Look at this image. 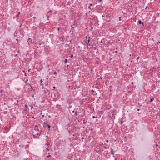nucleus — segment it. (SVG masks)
Listing matches in <instances>:
<instances>
[{
  "mask_svg": "<svg viewBox=\"0 0 160 160\" xmlns=\"http://www.w3.org/2000/svg\"><path fill=\"white\" fill-rule=\"evenodd\" d=\"M139 58H140V57H139V56L138 57H137V60H138V59H139Z\"/></svg>",
  "mask_w": 160,
  "mask_h": 160,
  "instance_id": "obj_27",
  "label": "nucleus"
},
{
  "mask_svg": "<svg viewBox=\"0 0 160 160\" xmlns=\"http://www.w3.org/2000/svg\"><path fill=\"white\" fill-rule=\"evenodd\" d=\"M67 62H68V59H65V61H64L65 63H66Z\"/></svg>",
  "mask_w": 160,
  "mask_h": 160,
  "instance_id": "obj_20",
  "label": "nucleus"
},
{
  "mask_svg": "<svg viewBox=\"0 0 160 160\" xmlns=\"http://www.w3.org/2000/svg\"><path fill=\"white\" fill-rule=\"evenodd\" d=\"M75 25V24H74L73 25L74 26Z\"/></svg>",
  "mask_w": 160,
  "mask_h": 160,
  "instance_id": "obj_52",
  "label": "nucleus"
},
{
  "mask_svg": "<svg viewBox=\"0 0 160 160\" xmlns=\"http://www.w3.org/2000/svg\"><path fill=\"white\" fill-rule=\"evenodd\" d=\"M92 4H90V6L88 7V8L91 9L90 6H92Z\"/></svg>",
  "mask_w": 160,
  "mask_h": 160,
  "instance_id": "obj_19",
  "label": "nucleus"
},
{
  "mask_svg": "<svg viewBox=\"0 0 160 160\" xmlns=\"http://www.w3.org/2000/svg\"><path fill=\"white\" fill-rule=\"evenodd\" d=\"M6 3H8V0L7 1Z\"/></svg>",
  "mask_w": 160,
  "mask_h": 160,
  "instance_id": "obj_41",
  "label": "nucleus"
},
{
  "mask_svg": "<svg viewBox=\"0 0 160 160\" xmlns=\"http://www.w3.org/2000/svg\"><path fill=\"white\" fill-rule=\"evenodd\" d=\"M5 109L6 110H7V108H5Z\"/></svg>",
  "mask_w": 160,
  "mask_h": 160,
  "instance_id": "obj_54",
  "label": "nucleus"
},
{
  "mask_svg": "<svg viewBox=\"0 0 160 160\" xmlns=\"http://www.w3.org/2000/svg\"><path fill=\"white\" fill-rule=\"evenodd\" d=\"M48 154H49V155L47 156V157H49L51 156L50 154V153L49 152Z\"/></svg>",
  "mask_w": 160,
  "mask_h": 160,
  "instance_id": "obj_21",
  "label": "nucleus"
},
{
  "mask_svg": "<svg viewBox=\"0 0 160 160\" xmlns=\"http://www.w3.org/2000/svg\"><path fill=\"white\" fill-rule=\"evenodd\" d=\"M23 72H24V75H25V76H27V75H26V73H25V71H23Z\"/></svg>",
  "mask_w": 160,
  "mask_h": 160,
  "instance_id": "obj_23",
  "label": "nucleus"
},
{
  "mask_svg": "<svg viewBox=\"0 0 160 160\" xmlns=\"http://www.w3.org/2000/svg\"><path fill=\"white\" fill-rule=\"evenodd\" d=\"M16 40L17 41H18V39H16Z\"/></svg>",
  "mask_w": 160,
  "mask_h": 160,
  "instance_id": "obj_48",
  "label": "nucleus"
},
{
  "mask_svg": "<svg viewBox=\"0 0 160 160\" xmlns=\"http://www.w3.org/2000/svg\"><path fill=\"white\" fill-rule=\"evenodd\" d=\"M75 115H76V116H77L78 115V112L77 111H76L75 112Z\"/></svg>",
  "mask_w": 160,
  "mask_h": 160,
  "instance_id": "obj_18",
  "label": "nucleus"
},
{
  "mask_svg": "<svg viewBox=\"0 0 160 160\" xmlns=\"http://www.w3.org/2000/svg\"><path fill=\"white\" fill-rule=\"evenodd\" d=\"M79 66V65L78 64V62H77V64L76 65H75V67H76V66Z\"/></svg>",
  "mask_w": 160,
  "mask_h": 160,
  "instance_id": "obj_24",
  "label": "nucleus"
},
{
  "mask_svg": "<svg viewBox=\"0 0 160 160\" xmlns=\"http://www.w3.org/2000/svg\"><path fill=\"white\" fill-rule=\"evenodd\" d=\"M41 45V43H39V45Z\"/></svg>",
  "mask_w": 160,
  "mask_h": 160,
  "instance_id": "obj_45",
  "label": "nucleus"
},
{
  "mask_svg": "<svg viewBox=\"0 0 160 160\" xmlns=\"http://www.w3.org/2000/svg\"><path fill=\"white\" fill-rule=\"evenodd\" d=\"M150 70L152 72H153L154 71H155L156 70V68H153L152 69H150Z\"/></svg>",
  "mask_w": 160,
  "mask_h": 160,
  "instance_id": "obj_6",
  "label": "nucleus"
},
{
  "mask_svg": "<svg viewBox=\"0 0 160 160\" xmlns=\"http://www.w3.org/2000/svg\"><path fill=\"white\" fill-rule=\"evenodd\" d=\"M49 145V144L48 143H46L45 144V146H46V150H49V149L48 148V147H47Z\"/></svg>",
  "mask_w": 160,
  "mask_h": 160,
  "instance_id": "obj_3",
  "label": "nucleus"
},
{
  "mask_svg": "<svg viewBox=\"0 0 160 160\" xmlns=\"http://www.w3.org/2000/svg\"><path fill=\"white\" fill-rule=\"evenodd\" d=\"M18 53H20V51H19V50H18Z\"/></svg>",
  "mask_w": 160,
  "mask_h": 160,
  "instance_id": "obj_38",
  "label": "nucleus"
},
{
  "mask_svg": "<svg viewBox=\"0 0 160 160\" xmlns=\"http://www.w3.org/2000/svg\"><path fill=\"white\" fill-rule=\"evenodd\" d=\"M46 127H48V131H49L50 130V128L51 127V126L49 125H48V124H47L46 125Z\"/></svg>",
  "mask_w": 160,
  "mask_h": 160,
  "instance_id": "obj_11",
  "label": "nucleus"
},
{
  "mask_svg": "<svg viewBox=\"0 0 160 160\" xmlns=\"http://www.w3.org/2000/svg\"><path fill=\"white\" fill-rule=\"evenodd\" d=\"M1 92H2V90H1Z\"/></svg>",
  "mask_w": 160,
  "mask_h": 160,
  "instance_id": "obj_57",
  "label": "nucleus"
},
{
  "mask_svg": "<svg viewBox=\"0 0 160 160\" xmlns=\"http://www.w3.org/2000/svg\"><path fill=\"white\" fill-rule=\"evenodd\" d=\"M52 12V11L51 10H50L48 12V13H49V12Z\"/></svg>",
  "mask_w": 160,
  "mask_h": 160,
  "instance_id": "obj_28",
  "label": "nucleus"
},
{
  "mask_svg": "<svg viewBox=\"0 0 160 160\" xmlns=\"http://www.w3.org/2000/svg\"><path fill=\"white\" fill-rule=\"evenodd\" d=\"M109 142V141H108V140H106V142Z\"/></svg>",
  "mask_w": 160,
  "mask_h": 160,
  "instance_id": "obj_33",
  "label": "nucleus"
},
{
  "mask_svg": "<svg viewBox=\"0 0 160 160\" xmlns=\"http://www.w3.org/2000/svg\"><path fill=\"white\" fill-rule=\"evenodd\" d=\"M47 124V123H44L43 124V127L44 128H45L46 127V125Z\"/></svg>",
  "mask_w": 160,
  "mask_h": 160,
  "instance_id": "obj_15",
  "label": "nucleus"
},
{
  "mask_svg": "<svg viewBox=\"0 0 160 160\" xmlns=\"http://www.w3.org/2000/svg\"><path fill=\"white\" fill-rule=\"evenodd\" d=\"M78 48H80V46H78Z\"/></svg>",
  "mask_w": 160,
  "mask_h": 160,
  "instance_id": "obj_55",
  "label": "nucleus"
},
{
  "mask_svg": "<svg viewBox=\"0 0 160 160\" xmlns=\"http://www.w3.org/2000/svg\"><path fill=\"white\" fill-rule=\"evenodd\" d=\"M156 145L157 146H158V145H157V144H156Z\"/></svg>",
  "mask_w": 160,
  "mask_h": 160,
  "instance_id": "obj_44",
  "label": "nucleus"
},
{
  "mask_svg": "<svg viewBox=\"0 0 160 160\" xmlns=\"http://www.w3.org/2000/svg\"><path fill=\"white\" fill-rule=\"evenodd\" d=\"M57 72H54L53 73V74L54 75H56L57 74Z\"/></svg>",
  "mask_w": 160,
  "mask_h": 160,
  "instance_id": "obj_22",
  "label": "nucleus"
},
{
  "mask_svg": "<svg viewBox=\"0 0 160 160\" xmlns=\"http://www.w3.org/2000/svg\"><path fill=\"white\" fill-rule=\"evenodd\" d=\"M29 106L30 107L31 109H32L33 108V106L32 105H29Z\"/></svg>",
  "mask_w": 160,
  "mask_h": 160,
  "instance_id": "obj_13",
  "label": "nucleus"
},
{
  "mask_svg": "<svg viewBox=\"0 0 160 160\" xmlns=\"http://www.w3.org/2000/svg\"><path fill=\"white\" fill-rule=\"evenodd\" d=\"M83 123H85V122H84Z\"/></svg>",
  "mask_w": 160,
  "mask_h": 160,
  "instance_id": "obj_50",
  "label": "nucleus"
},
{
  "mask_svg": "<svg viewBox=\"0 0 160 160\" xmlns=\"http://www.w3.org/2000/svg\"><path fill=\"white\" fill-rule=\"evenodd\" d=\"M53 90H54V89L55 88V86H54V87H53Z\"/></svg>",
  "mask_w": 160,
  "mask_h": 160,
  "instance_id": "obj_30",
  "label": "nucleus"
},
{
  "mask_svg": "<svg viewBox=\"0 0 160 160\" xmlns=\"http://www.w3.org/2000/svg\"><path fill=\"white\" fill-rule=\"evenodd\" d=\"M140 110V109H137V110H138V111H139Z\"/></svg>",
  "mask_w": 160,
  "mask_h": 160,
  "instance_id": "obj_37",
  "label": "nucleus"
},
{
  "mask_svg": "<svg viewBox=\"0 0 160 160\" xmlns=\"http://www.w3.org/2000/svg\"><path fill=\"white\" fill-rule=\"evenodd\" d=\"M28 81V79H27V81Z\"/></svg>",
  "mask_w": 160,
  "mask_h": 160,
  "instance_id": "obj_59",
  "label": "nucleus"
},
{
  "mask_svg": "<svg viewBox=\"0 0 160 160\" xmlns=\"http://www.w3.org/2000/svg\"><path fill=\"white\" fill-rule=\"evenodd\" d=\"M96 118V117H95V116H93L92 117V118Z\"/></svg>",
  "mask_w": 160,
  "mask_h": 160,
  "instance_id": "obj_31",
  "label": "nucleus"
},
{
  "mask_svg": "<svg viewBox=\"0 0 160 160\" xmlns=\"http://www.w3.org/2000/svg\"><path fill=\"white\" fill-rule=\"evenodd\" d=\"M71 27V31H71L72 29H74V27H73V25H72Z\"/></svg>",
  "mask_w": 160,
  "mask_h": 160,
  "instance_id": "obj_16",
  "label": "nucleus"
},
{
  "mask_svg": "<svg viewBox=\"0 0 160 160\" xmlns=\"http://www.w3.org/2000/svg\"><path fill=\"white\" fill-rule=\"evenodd\" d=\"M59 29H60L59 28H58V31H59Z\"/></svg>",
  "mask_w": 160,
  "mask_h": 160,
  "instance_id": "obj_35",
  "label": "nucleus"
},
{
  "mask_svg": "<svg viewBox=\"0 0 160 160\" xmlns=\"http://www.w3.org/2000/svg\"><path fill=\"white\" fill-rule=\"evenodd\" d=\"M31 71V69H30L28 70V72H30Z\"/></svg>",
  "mask_w": 160,
  "mask_h": 160,
  "instance_id": "obj_29",
  "label": "nucleus"
},
{
  "mask_svg": "<svg viewBox=\"0 0 160 160\" xmlns=\"http://www.w3.org/2000/svg\"><path fill=\"white\" fill-rule=\"evenodd\" d=\"M42 132V130H41V131H40V133Z\"/></svg>",
  "mask_w": 160,
  "mask_h": 160,
  "instance_id": "obj_36",
  "label": "nucleus"
},
{
  "mask_svg": "<svg viewBox=\"0 0 160 160\" xmlns=\"http://www.w3.org/2000/svg\"><path fill=\"white\" fill-rule=\"evenodd\" d=\"M25 107L26 108V109L25 110H24L25 111H27V109H29L28 107V106L26 104L25 105Z\"/></svg>",
  "mask_w": 160,
  "mask_h": 160,
  "instance_id": "obj_10",
  "label": "nucleus"
},
{
  "mask_svg": "<svg viewBox=\"0 0 160 160\" xmlns=\"http://www.w3.org/2000/svg\"><path fill=\"white\" fill-rule=\"evenodd\" d=\"M84 139V138H82V140Z\"/></svg>",
  "mask_w": 160,
  "mask_h": 160,
  "instance_id": "obj_39",
  "label": "nucleus"
},
{
  "mask_svg": "<svg viewBox=\"0 0 160 160\" xmlns=\"http://www.w3.org/2000/svg\"><path fill=\"white\" fill-rule=\"evenodd\" d=\"M154 99L153 98H151L150 99V102H151L153 101V100Z\"/></svg>",
  "mask_w": 160,
  "mask_h": 160,
  "instance_id": "obj_17",
  "label": "nucleus"
},
{
  "mask_svg": "<svg viewBox=\"0 0 160 160\" xmlns=\"http://www.w3.org/2000/svg\"><path fill=\"white\" fill-rule=\"evenodd\" d=\"M48 18H49V17L48 16Z\"/></svg>",
  "mask_w": 160,
  "mask_h": 160,
  "instance_id": "obj_51",
  "label": "nucleus"
},
{
  "mask_svg": "<svg viewBox=\"0 0 160 160\" xmlns=\"http://www.w3.org/2000/svg\"><path fill=\"white\" fill-rule=\"evenodd\" d=\"M105 145H106V144H104V146Z\"/></svg>",
  "mask_w": 160,
  "mask_h": 160,
  "instance_id": "obj_46",
  "label": "nucleus"
},
{
  "mask_svg": "<svg viewBox=\"0 0 160 160\" xmlns=\"http://www.w3.org/2000/svg\"><path fill=\"white\" fill-rule=\"evenodd\" d=\"M17 102H18L19 101L18 100H17Z\"/></svg>",
  "mask_w": 160,
  "mask_h": 160,
  "instance_id": "obj_47",
  "label": "nucleus"
},
{
  "mask_svg": "<svg viewBox=\"0 0 160 160\" xmlns=\"http://www.w3.org/2000/svg\"><path fill=\"white\" fill-rule=\"evenodd\" d=\"M98 0V2H100L102 1V0Z\"/></svg>",
  "mask_w": 160,
  "mask_h": 160,
  "instance_id": "obj_26",
  "label": "nucleus"
},
{
  "mask_svg": "<svg viewBox=\"0 0 160 160\" xmlns=\"http://www.w3.org/2000/svg\"><path fill=\"white\" fill-rule=\"evenodd\" d=\"M111 152L112 154H114V151H111Z\"/></svg>",
  "mask_w": 160,
  "mask_h": 160,
  "instance_id": "obj_14",
  "label": "nucleus"
},
{
  "mask_svg": "<svg viewBox=\"0 0 160 160\" xmlns=\"http://www.w3.org/2000/svg\"><path fill=\"white\" fill-rule=\"evenodd\" d=\"M42 82V79L40 80V82Z\"/></svg>",
  "mask_w": 160,
  "mask_h": 160,
  "instance_id": "obj_34",
  "label": "nucleus"
},
{
  "mask_svg": "<svg viewBox=\"0 0 160 160\" xmlns=\"http://www.w3.org/2000/svg\"><path fill=\"white\" fill-rule=\"evenodd\" d=\"M147 7H146L145 8V9H147Z\"/></svg>",
  "mask_w": 160,
  "mask_h": 160,
  "instance_id": "obj_53",
  "label": "nucleus"
},
{
  "mask_svg": "<svg viewBox=\"0 0 160 160\" xmlns=\"http://www.w3.org/2000/svg\"><path fill=\"white\" fill-rule=\"evenodd\" d=\"M20 14V12H19L18 13V14L16 15V17L17 18H18L19 17V15Z\"/></svg>",
  "mask_w": 160,
  "mask_h": 160,
  "instance_id": "obj_12",
  "label": "nucleus"
},
{
  "mask_svg": "<svg viewBox=\"0 0 160 160\" xmlns=\"http://www.w3.org/2000/svg\"><path fill=\"white\" fill-rule=\"evenodd\" d=\"M151 75H152V73H151Z\"/></svg>",
  "mask_w": 160,
  "mask_h": 160,
  "instance_id": "obj_56",
  "label": "nucleus"
},
{
  "mask_svg": "<svg viewBox=\"0 0 160 160\" xmlns=\"http://www.w3.org/2000/svg\"><path fill=\"white\" fill-rule=\"evenodd\" d=\"M90 41V38L89 37L88 38V40L87 41V43L89 45H90V44H89Z\"/></svg>",
  "mask_w": 160,
  "mask_h": 160,
  "instance_id": "obj_8",
  "label": "nucleus"
},
{
  "mask_svg": "<svg viewBox=\"0 0 160 160\" xmlns=\"http://www.w3.org/2000/svg\"><path fill=\"white\" fill-rule=\"evenodd\" d=\"M44 115H43L42 116V117H44Z\"/></svg>",
  "mask_w": 160,
  "mask_h": 160,
  "instance_id": "obj_60",
  "label": "nucleus"
},
{
  "mask_svg": "<svg viewBox=\"0 0 160 160\" xmlns=\"http://www.w3.org/2000/svg\"><path fill=\"white\" fill-rule=\"evenodd\" d=\"M94 92V91L93 90L92 91V92Z\"/></svg>",
  "mask_w": 160,
  "mask_h": 160,
  "instance_id": "obj_58",
  "label": "nucleus"
},
{
  "mask_svg": "<svg viewBox=\"0 0 160 160\" xmlns=\"http://www.w3.org/2000/svg\"><path fill=\"white\" fill-rule=\"evenodd\" d=\"M4 105H6V103H4Z\"/></svg>",
  "mask_w": 160,
  "mask_h": 160,
  "instance_id": "obj_49",
  "label": "nucleus"
},
{
  "mask_svg": "<svg viewBox=\"0 0 160 160\" xmlns=\"http://www.w3.org/2000/svg\"><path fill=\"white\" fill-rule=\"evenodd\" d=\"M138 23L139 24H142V26H144V23L143 22H142L141 21L139 20L138 21Z\"/></svg>",
  "mask_w": 160,
  "mask_h": 160,
  "instance_id": "obj_7",
  "label": "nucleus"
},
{
  "mask_svg": "<svg viewBox=\"0 0 160 160\" xmlns=\"http://www.w3.org/2000/svg\"><path fill=\"white\" fill-rule=\"evenodd\" d=\"M32 39L30 38H29L28 39V44H29V43L31 42V43H32Z\"/></svg>",
  "mask_w": 160,
  "mask_h": 160,
  "instance_id": "obj_9",
  "label": "nucleus"
},
{
  "mask_svg": "<svg viewBox=\"0 0 160 160\" xmlns=\"http://www.w3.org/2000/svg\"><path fill=\"white\" fill-rule=\"evenodd\" d=\"M115 52L116 53H117V52H118V51H115Z\"/></svg>",
  "mask_w": 160,
  "mask_h": 160,
  "instance_id": "obj_40",
  "label": "nucleus"
},
{
  "mask_svg": "<svg viewBox=\"0 0 160 160\" xmlns=\"http://www.w3.org/2000/svg\"><path fill=\"white\" fill-rule=\"evenodd\" d=\"M102 151H94L93 152V156H95L96 155L97 156V157H98L99 156L100 154H101V153H102Z\"/></svg>",
  "mask_w": 160,
  "mask_h": 160,
  "instance_id": "obj_1",
  "label": "nucleus"
},
{
  "mask_svg": "<svg viewBox=\"0 0 160 160\" xmlns=\"http://www.w3.org/2000/svg\"><path fill=\"white\" fill-rule=\"evenodd\" d=\"M41 134L37 133L33 135V137L34 138H38L41 135Z\"/></svg>",
  "mask_w": 160,
  "mask_h": 160,
  "instance_id": "obj_2",
  "label": "nucleus"
},
{
  "mask_svg": "<svg viewBox=\"0 0 160 160\" xmlns=\"http://www.w3.org/2000/svg\"><path fill=\"white\" fill-rule=\"evenodd\" d=\"M19 155V152L18 151H16L15 152V156L16 157H18Z\"/></svg>",
  "mask_w": 160,
  "mask_h": 160,
  "instance_id": "obj_4",
  "label": "nucleus"
},
{
  "mask_svg": "<svg viewBox=\"0 0 160 160\" xmlns=\"http://www.w3.org/2000/svg\"><path fill=\"white\" fill-rule=\"evenodd\" d=\"M101 42L102 43L103 42H102V40L101 41Z\"/></svg>",
  "mask_w": 160,
  "mask_h": 160,
  "instance_id": "obj_43",
  "label": "nucleus"
},
{
  "mask_svg": "<svg viewBox=\"0 0 160 160\" xmlns=\"http://www.w3.org/2000/svg\"><path fill=\"white\" fill-rule=\"evenodd\" d=\"M38 126L37 125H35L34 127V130H36L37 131H39V130L38 129Z\"/></svg>",
  "mask_w": 160,
  "mask_h": 160,
  "instance_id": "obj_5",
  "label": "nucleus"
},
{
  "mask_svg": "<svg viewBox=\"0 0 160 160\" xmlns=\"http://www.w3.org/2000/svg\"><path fill=\"white\" fill-rule=\"evenodd\" d=\"M35 17H33V18L34 19H35Z\"/></svg>",
  "mask_w": 160,
  "mask_h": 160,
  "instance_id": "obj_42",
  "label": "nucleus"
},
{
  "mask_svg": "<svg viewBox=\"0 0 160 160\" xmlns=\"http://www.w3.org/2000/svg\"><path fill=\"white\" fill-rule=\"evenodd\" d=\"M73 57V55L72 54L70 56L71 58H72Z\"/></svg>",
  "mask_w": 160,
  "mask_h": 160,
  "instance_id": "obj_25",
  "label": "nucleus"
},
{
  "mask_svg": "<svg viewBox=\"0 0 160 160\" xmlns=\"http://www.w3.org/2000/svg\"><path fill=\"white\" fill-rule=\"evenodd\" d=\"M71 3L70 2H68V4L69 5Z\"/></svg>",
  "mask_w": 160,
  "mask_h": 160,
  "instance_id": "obj_32",
  "label": "nucleus"
}]
</instances>
